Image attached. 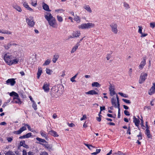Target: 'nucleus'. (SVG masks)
<instances>
[{"label":"nucleus","instance_id":"nucleus-1","mask_svg":"<svg viewBox=\"0 0 155 155\" xmlns=\"http://www.w3.org/2000/svg\"><path fill=\"white\" fill-rule=\"evenodd\" d=\"M45 19L48 21L49 25L53 28H57L58 25L56 23V20L53 17L51 14L50 13H47L46 15H45Z\"/></svg>","mask_w":155,"mask_h":155},{"label":"nucleus","instance_id":"nucleus-2","mask_svg":"<svg viewBox=\"0 0 155 155\" xmlns=\"http://www.w3.org/2000/svg\"><path fill=\"white\" fill-rule=\"evenodd\" d=\"M62 86H60L58 88L56 87H53L51 89V93L53 97L57 98L62 93V91L59 90V88H62Z\"/></svg>","mask_w":155,"mask_h":155},{"label":"nucleus","instance_id":"nucleus-3","mask_svg":"<svg viewBox=\"0 0 155 155\" xmlns=\"http://www.w3.org/2000/svg\"><path fill=\"white\" fill-rule=\"evenodd\" d=\"M9 95L11 96H14L15 97L13 98V101H12L13 103H15L18 104H21V101L20 99L18 98L19 96L18 94L14 91H12L9 93Z\"/></svg>","mask_w":155,"mask_h":155},{"label":"nucleus","instance_id":"nucleus-4","mask_svg":"<svg viewBox=\"0 0 155 155\" xmlns=\"http://www.w3.org/2000/svg\"><path fill=\"white\" fill-rule=\"evenodd\" d=\"M95 24L90 22L87 23H83L78 26L79 29H89L94 27Z\"/></svg>","mask_w":155,"mask_h":155},{"label":"nucleus","instance_id":"nucleus-5","mask_svg":"<svg viewBox=\"0 0 155 155\" xmlns=\"http://www.w3.org/2000/svg\"><path fill=\"white\" fill-rule=\"evenodd\" d=\"M111 31L114 34H117L118 32L117 25L116 23H112L110 25Z\"/></svg>","mask_w":155,"mask_h":155},{"label":"nucleus","instance_id":"nucleus-6","mask_svg":"<svg viewBox=\"0 0 155 155\" xmlns=\"http://www.w3.org/2000/svg\"><path fill=\"white\" fill-rule=\"evenodd\" d=\"M33 18L32 17L30 16L29 18H27L26 19L28 25L31 27H33L35 24V22L33 20Z\"/></svg>","mask_w":155,"mask_h":155},{"label":"nucleus","instance_id":"nucleus-7","mask_svg":"<svg viewBox=\"0 0 155 155\" xmlns=\"http://www.w3.org/2000/svg\"><path fill=\"white\" fill-rule=\"evenodd\" d=\"M147 73L141 74L140 77L139 82L140 84L143 83L147 79Z\"/></svg>","mask_w":155,"mask_h":155},{"label":"nucleus","instance_id":"nucleus-8","mask_svg":"<svg viewBox=\"0 0 155 155\" xmlns=\"http://www.w3.org/2000/svg\"><path fill=\"white\" fill-rule=\"evenodd\" d=\"M12 55H8L7 54H5L4 55L3 59L5 62L8 65L12 60Z\"/></svg>","mask_w":155,"mask_h":155},{"label":"nucleus","instance_id":"nucleus-9","mask_svg":"<svg viewBox=\"0 0 155 155\" xmlns=\"http://www.w3.org/2000/svg\"><path fill=\"white\" fill-rule=\"evenodd\" d=\"M23 124L25 126L22 127L20 128L18 130L14 131L13 132V133L16 134H19L24 131L26 130V125H26L27 124L24 123Z\"/></svg>","mask_w":155,"mask_h":155},{"label":"nucleus","instance_id":"nucleus-10","mask_svg":"<svg viewBox=\"0 0 155 155\" xmlns=\"http://www.w3.org/2000/svg\"><path fill=\"white\" fill-rule=\"evenodd\" d=\"M109 89L111 96H113L116 94V92L114 91L115 87L114 85H112L111 84H110Z\"/></svg>","mask_w":155,"mask_h":155},{"label":"nucleus","instance_id":"nucleus-11","mask_svg":"<svg viewBox=\"0 0 155 155\" xmlns=\"http://www.w3.org/2000/svg\"><path fill=\"white\" fill-rule=\"evenodd\" d=\"M16 83L15 79L10 78L8 79L6 81V83L7 84H10L11 86H14Z\"/></svg>","mask_w":155,"mask_h":155},{"label":"nucleus","instance_id":"nucleus-12","mask_svg":"<svg viewBox=\"0 0 155 155\" xmlns=\"http://www.w3.org/2000/svg\"><path fill=\"white\" fill-rule=\"evenodd\" d=\"M15 45L16 46L18 45L17 44L14 43H12L11 42L8 43L7 45H4V47L5 49L6 50H8L12 46Z\"/></svg>","mask_w":155,"mask_h":155},{"label":"nucleus","instance_id":"nucleus-13","mask_svg":"<svg viewBox=\"0 0 155 155\" xmlns=\"http://www.w3.org/2000/svg\"><path fill=\"white\" fill-rule=\"evenodd\" d=\"M153 85L148 91V94L150 95H152L155 93V83H153Z\"/></svg>","mask_w":155,"mask_h":155},{"label":"nucleus","instance_id":"nucleus-14","mask_svg":"<svg viewBox=\"0 0 155 155\" xmlns=\"http://www.w3.org/2000/svg\"><path fill=\"white\" fill-rule=\"evenodd\" d=\"M42 88L46 92H48L49 91V85L47 83H44Z\"/></svg>","mask_w":155,"mask_h":155},{"label":"nucleus","instance_id":"nucleus-15","mask_svg":"<svg viewBox=\"0 0 155 155\" xmlns=\"http://www.w3.org/2000/svg\"><path fill=\"white\" fill-rule=\"evenodd\" d=\"M39 144L44 147L45 148L47 149L49 151H51L52 150V146L48 144H44L40 143Z\"/></svg>","mask_w":155,"mask_h":155},{"label":"nucleus","instance_id":"nucleus-16","mask_svg":"<svg viewBox=\"0 0 155 155\" xmlns=\"http://www.w3.org/2000/svg\"><path fill=\"white\" fill-rule=\"evenodd\" d=\"M81 35V33L79 31H76L73 32L72 34V36L71 37V38H77L79 36Z\"/></svg>","mask_w":155,"mask_h":155},{"label":"nucleus","instance_id":"nucleus-17","mask_svg":"<svg viewBox=\"0 0 155 155\" xmlns=\"http://www.w3.org/2000/svg\"><path fill=\"white\" fill-rule=\"evenodd\" d=\"M146 62V58L145 57L143 58V60L141 62L140 65L139 66V68L140 69H142L143 67L145 65Z\"/></svg>","mask_w":155,"mask_h":155},{"label":"nucleus","instance_id":"nucleus-18","mask_svg":"<svg viewBox=\"0 0 155 155\" xmlns=\"http://www.w3.org/2000/svg\"><path fill=\"white\" fill-rule=\"evenodd\" d=\"M48 133L52 136L55 137H57L59 136V135L57 134V132L53 130H51L49 131H48Z\"/></svg>","mask_w":155,"mask_h":155},{"label":"nucleus","instance_id":"nucleus-19","mask_svg":"<svg viewBox=\"0 0 155 155\" xmlns=\"http://www.w3.org/2000/svg\"><path fill=\"white\" fill-rule=\"evenodd\" d=\"M23 5L28 10L31 12H33V10L30 7H29V5H28V4L26 2H24L23 3Z\"/></svg>","mask_w":155,"mask_h":155},{"label":"nucleus","instance_id":"nucleus-20","mask_svg":"<svg viewBox=\"0 0 155 155\" xmlns=\"http://www.w3.org/2000/svg\"><path fill=\"white\" fill-rule=\"evenodd\" d=\"M85 93L87 94H90L92 95L97 94H98L97 92L94 90H90L88 92H86Z\"/></svg>","mask_w":155,"mask_h":155},{"label":"nucleus","instance_id":"nucleus-21","mask_svg":"<svg viewBox=\"0 0 155 155\" xmlns=\"http://www.w3.org/2000/svg\"><path fill=\"white\" fill-rule=\"evenodd\" d=\"M133 122L134 123L135 125L138 127L139 125V123L140 122L139 120L135 116H134L133 117Z\"/></svg>","mask_w":155,"mask_h":155},{"label":"nucleus","instance_id":"nucleus-22","mask_svg":"<svg viewBox=\"0 0 155 155\" xmlns=\"http://www.w3.org/2000/svg\"><path fill=\"white\" fill-rule=\"evenodd\" d=\"M117 101L115 98L114 97H112L111 100V102L112 105L115 108H117Z\"/></svg>","mask_w":155,"mask_h":155},{"label":"nucleus","instance_id":"nucleus-23","mask_svg":"<svg viewBox=\"0 0 155 155\" xmlns=\"http://www.w3.org/2000/svg\"><path fill=\"white\" fill-rule=\"evenodd\" d=\"M42 7L43 9L49 12L51 11V10H49L48 5L44 3H43Z\"/></svg>","mask_w":155,"mask_h":155},{"label":"nucleus","instance_id":"nucleus-24","mask_svg":"<svg viewBox=\"0 0 155 155\" xmlns=\"http://www.w3.org/2000/svg\"><path fill=\"white\" fill-rule=\"evenodd\" d=\"M80 45L79 42H77L76 44V45L73 47L71 51V53H74L76 50L78 49V46Z\"/></svg>","mask_w":155,"mask_h":155},{"label":"nucleus","instance_id":"nucleus-25","mask_svg":"<svg viewBox=\"0 0 155 155\" xmlns=\"http://www.w3.org/2000/svg\"><path fill=\"white\" fill-rule=\"evenodd\" d=\"M20 145L21 146H23L26 149L29 148L28 146L25 144V140L21 141L20 143Z\"/></svg>","mask_w":155,"mask_h":155},{"label":"nucleus","instance_id":"nucleus-26","mask_svg":"<svg viewBox=\"0 0 155 155\" xmlns=\"http://www.w3.org/2000/svg\"><path fill=\"white\" fill-rule=\"evenodd\" d=\"M83 8L86 10L89 13H91L92 12V10L91 9L89 5H85L84 7Z\"/></svg>","mask_w":155,"mask_h":155},{"label":"nucleus","instance_id":"nucleus-27","mask_svg":"<svg viewBox=\"0 0 155 155\" xmlns=\"http://www.w3.org/2000/svg\"><path fill=\"white\" fill-rule=\"evenodd\" d=\"M0 33L8 35H10L12 34V32L10 31L3 29L0 30Z\"/></svg>","mask_w":155,"mask_h":155},{"label":"nucleus","instance_id":"nucleus-28","mask_svg":"<svg viewBox=\"0 0 155 155\" xmlns=\"http://www.w3.org/2000/svg\"><path fill=\"white\" fill-rule=\"evenodd\" d=\"M40 134L42 137L46 138L48 137L47 133L43 130H41L40 132Z\"/></svg>","mask_w":155,"mask_h":155},{"label":"nucleus","instance_id":"nucleus-29","mask_svg":"<svg viewBox=\"0 0 155 155\" xmlns=\"http://www.w3.org/2000/svg\"><path fill=\"white\" fill-rule=\"evenodd\" d=\"M59 57V55L58 54H55L54 55V57L52 59L53 62L55 63Z\"/></svg>","mask_w":155,"mask_h":155},{"label":"nucleus","instance_id":"nucleus-30","mask_svg":"<svg viewBox=\"0 0 155 155\" xmlns=\"http://www.w3.org/2000/svg\"><path fill=\"white\" fill-rule=\"evenodd\" d=\"M13 7L19 12H21L22 11V9L21 7L17 5H14L13 6Z\"/></svg>","mask_w":155,"mask_h":155},{"label":"nucleus","instance_id":"nucleus-31","mask_svg":"<svg viewBox=\"0 0 155 155\" xmlns=\"http://www.w3.org/2000/svg\"><path fill=\"white\" fill-rule=\"evenodd\" d=\"M42 72V69L41 68H38V71L37 73V78L38 79L40 77Z\"/></svg>","mask_w":155,"mask_h":155},{"label":"nucleus","instance_id":"nucleus-32","mask_svg":"<svg viewBox=\"0 0 155 155\" xmlns=\"http://www.w3.org/2000/svg\"><path fill=\"white\" fill-rule=\"evenodd\" d=\"M146 134L147 135L148 138H151L152 136L150 134V131L147 128L146 130Z\"/></svg>","mask_w":155,"mask_h":155},{"label":"nucleus","instance_id":"nucleus-33","mask_svg":"<svg viewBox=\"0 0 155 155\" xmlns=\"http://www.w3.org/2000/svg\"><path fill=\"white\" fill-rule=\"evenodd\" d=\"M18 61V60L17 59H14L12 60L11 62L8 64V65H10L13 64H17Z\"/></svg>","mask_w":155,"mask_h":155},{"label":"nucleus","instance_id":"nucleus-34","mask_svg":"<svg viewBox=\"0 0 155 155\" xmlns=\"http://www.w3.org/2000/svg\"><path fill=\"white\" fill-rule=\"evenodd\" d=\"M101 85L97 82H94L92 84V87H99Z\"/></svg>","mask_w":155,"mask_h":155},{"label":"nucleus","instance_id":"nucleus-35","mask_svg":"<svg viewBox=\"0 0 155 155\" xmlns=\"http://www.w3.org/2000/svg\"><path fill=\"white\" fill-rule=\"evenodd\" d=\"M74 16V20L77 21L78 23L79 22L81 21L79 17L78 16H77V15H75V16Z\"/></svg>","mask_w":155,"mask_h":155},{"label":"nucleus","instance_id":"nucleus-36","mask_svg":"<svg viewBox=\"0 0 155 155\" xmlns=\"http://www.w3.org/2000/svg\"><path fill=\"white\" fill-rule=\"evenodd\" d=\"M36 139L37 140L41 143H47L45 139H43L39 137L36 138Z\"/></svg>","mask_w":155,"mask_h":155},{"label":"nucleus","instance_id":"nucleus-37","mask_svg":"<svg viewBox=\"0 0 155 155\" xmlns=\"http://www.w3.org/2000/svg\"><path fill=\"white\" fill-rule=\"evenodd\" d=\"M84 144L86 146H87L89 149H90V150H91V147L94 148H95V146H93L91 145L88 144H86L85 143H84Z\"/></svg>","mask_w":155,"mask_h":155},{"label":"nucleus","instance_id":"nucleus-38","mask_svg":"<svg viewBox=\"0 0 155 155\" xmlns=\"http://www.w3.org/2000/svg\"><path fill=\"white\" fill-rule=\"evenodd\" d=\"M120 104H118V106H117V107L118 109V118H120Z\"/></svg>","mask_w":155,"mask_h":155},{"label":"nucleus","instance_id":"nucleus-39","mask_svg":"<svg viewBox=\"0 0 155 155\" xmlns=\"http://www.w3.org/2000/svg\"><path fill=\"white\" fill-rule=\"evenodd\" d=\"M124 6L127 9H128L130 8L129 4L126 2L124 3Z\"/></svg>","mask_w":155,"mask_h":155},{"label":"nucleus","instance_id":"nucleus-40","mask_svg":"<svg viewBox=\"0 0 155 155\" xmlns=\"http://www.w3.org/2000/svg\"><path fill=\"white\" fill-rule=\"evenodd\" d=\"M32 134L31 133H29L25 135H24V137L25 138H29L31 136Z\"/></svg>","mask_w":155,"mask_h":155},{"label":"nucleus","instance_id":"nucleus-41","mask_svg":"<svg viewBox=\"0 0 155 155\" xmlns=\"http://www.w3.org/2000/svg\"><path fill=\"white\" fill-rule=\"evenodd\" d=\"M78 74H77L74 76L73 77L71 78V81L72 82H76V81L74 79L77 77Z\"/></svg>","mask_w":155,"mask_h":155},{"label":"nucleus","instance_id":"nucleus-42","mask_svg":"<svg viewBox=\"0 0 155 155\" xmlns=\"http://www.w3.org/2000/svg\"><path fill=\"white\" fill-rule=\"evenodd\" d=\"M46 73L49 75L51 74L52 72V71L51 70L47 68L46 69Z\"/></svg>","mask_w":155,"mask_h":155},{"label":"nucleus","instance_id":"nucleus-43","mask_svg":"<svg viewBox=\"0 0 155 155\" xmlns=\"http://www.w3.org/2000/svg\"><path fill=\"white\" fill-rule=\"evenodd\" d=\"M55 12L57 13H62L64 11V10L62 9H57L55 10Z\"/></svg>","mask_w":155,"mask_h":155},{"label":"nucleus","instance_id":"nucleus-44","mask_svg":"<svg viewBox=\"0 0 155 155\" xmlns=\"http://www.w3.org/2000/svg\"><path fill=\"white\" fill-rule=\"evenodd\" d=\"M118 94L122 97L126 98L128 97V95H127L126 94H124L122 93L119 92Z\"/></svg>","mask_w":155,"mask_h":155},{"label":"nucleus","instance_id":"nucleus-45","mask_svg":"<svg viewBox=\"0 0 155 155\" xmlns=\"http://www.w3.org/2000/svg\"><path fill=\"white\" fill-rule=\"evenodd\" d=\"M50 62V61L49 60H46L45 62L43 64V66H45L48 65Z\"/></svg>","mask_w":155,"mask_h":155},{"label":"nucleus","instance_id":"nucleus-46","mask_svg":"<svg viewBox=\"0 0 155 155\" xmlns=\"http://www.w3.org/2000/svg\"><path fill=\"white\" fill-rule=\"evenodd\" d=\"M57 18L58 20L60 22H62L63 21V18L61 16L58 15L57 16Z\"/></svg>","mask_w":155,"mask_h":155},{"label":"nucleus","instance_id":"nucleus-47","mask_svg":"<svg viewBox=\"0 0 155 155\" xmlns=\"http://www.w3.org/2000/svg\"><path fill=\"white\" fill-rule=\"evenodd\" d=\"M32 107L34 108L35 110H36L37 109V105L35 102H33V104L32 105Z\"/></svg>","mask_w":155,"mask_h":155},{"label":"nucleus","instance_id":"nucleus-48","mask_svg":"<svg viewBox=\"0 0 155 155\" xmlns=\"http://www.w3.org/2000/svg\"><path fill=\"white\" fill-rule=\"evenodd\" d=\"M122 100L124 102L126 103L129 104L131 103V101H130L129 100L126 99H122Z\"/></svg>","mask_w":155,"mask_h":155},{"label":"nucleus","instance_id":"nucleus-49","mask_svg":"<svg viewBox=\"0 0 155 155\" xmlns=\"http://www.w3.org/2000/svg\"><path fill=\"white\" fill-rule=\"evenodd\" d=\"M40 155H48V153L45 151L41 152Z\"/></svg>","mask_w":155,"mask_h":155},{"label":"nucleus","instance_id":"nucleus-50","mask_svg":"<svg viewBox=\"0 0 155 155\" xmlns=\"http://www.w3.org/2000/svg\"><path fill=\"white\" fill-rule=\"evenodd\" d=\"M137 137H138L139 140H140L142 139V133L141 132L139 133V134L137 136Z\"/></svg>","mask_w":155,"mask_h":155},{"label":"nucleus","instance_id":"nucleus-51","mask_svg":"<svg viewBox=\"0 0 155 155\" xmlns=\"http://www.w3.org/2000/svg\"><path fill=\"white\" fill-rule=\"evenodd\" d=\"M33 0H31V4L33 6L36 7V6L37 5V2L36 1H35V2H33L32 1Z\"/></svg>","mask_w":155,"mask_h":155},{"label":"nucleus","instance_id":"nucleus-52","mask_svg":"<svg viewBox=\"0 0 155 155\" xmlns=\"http://www.w3.org/2000/svg\"><path fill=\"white\" fill-rule=\"evenodd\" d=\"M139 28V30H138V32L140 34L142 33V28L141 26H138Z\"/></svg>","mask_w":155,"mask_h":155},{"label":"nucleus","instance_id":"nucleus-53","mask_svg":"<svg viewBox=\"0 0 155 155\" xmlns=\"http://www.w3.org/2000/svg\"><path fill=\"white\" fill-rule=\"evenodd\" d=\"M150 26L151 28H153L155 27V22L151 23L150 24Z\"/></svg>","mask_w":155,"mask_h":155},{"label":"nucleus","instance_id":"nucleus-54","mask_svg":"<svg viewBox=\"0 0 155 155\" xmlns=\"http://www.w3.org/2000/svg\"><path fill=\"white\" fill-rule=\"evenodd\" d=\"M124 113L125 114V115H127V116H130V114L129 113V112L127 110H125L124 111Z\"/></svg>","mask_w":155,"mask_h":155},{"label":"nucleus","instance_id":"nucleus-55","mask_svg":"<svg viewBox=\"0 0 155 155\" xmlns=\"http://www.w3.org/2000/svg\"><path fill=\"white\" fill-rule=\"evenodd\" d=\"M132 69L130 68L129 70V72H128V73H129V75L130 76H131L132 75Z\"/></svg>","mask_w":155,"mask_h":155},{"label":"nucleus","instance_id":"nucleus-56","mask_svg":"<svg viewBox=\"0 0 155 155\" xmlns=\"http://www.w3.org/2000/svg\"><path fill=\"white\" fill-rule=\"evenodd\" d=\"M86 118V116L85 115H84L83 116V117L81 118L80 119L81 120H84Z\"/></svg>","mask_w":155,"mask_h":155},{"label":"nucleus","instance_id":"nucleus-57","mask_svg":"<svg viewBox=\"0 0 155 155\" xmlns=\"http://www.w3.org/2000/svg\"><path fill=\"white\" fill-rule=\"evenodd\" d=\"M23 155H27V153L25 150H23Z\"/></svg>","mask_w":155,"mask_h":155},{"label":"nucleus","instance_id":"nucleus-58","mask_svg":"<svg viewBox=\"0 0 155 155\" xmlns=\"http://www.w3.org/2000/svg\"><path fill=\"white\" fill-rule=\"evenodd\" d=\"M116 98H117V106H118V104H120L119 102V97L117 95H116Z\"/></svg>","mask_w":155,"mask_h":155},{"label":"nucleus","instance_id":"nucleus-59","mask_svg":"<svg viewBox=\"0 0 155 155\" xmlns=\"http://www.w3.org/2000/svg\"><path fill=\"white\" fill-rule=\"evenodd\" d=\"M110 57H111L110 55V54H108L107 55L106 58L107 59V60H109L110 59Z\"/></svg>","mask_w":155,"mask_h":155},{"label":"nucleus","instance_id":"nucleus-60","mask_svg":"<svg viewBox=\"0 0 155 155\" xmlns=\"http://www.w3.org/2000/svg\"><path fill=\"white\" fill-rule=\"evenodd\" d=\"M5 155H15L14 154H12V152H8L6 153Z\"/></svg>","mask_w":155,"mask_h":155},{"label":"nucleus","instance_id":"nucleus-61","mask_svg":"<svg viewBox=\"0 0 155 155\" xmlns=\"http://www.w3.org/2000/svg\"><path fill=\"white\" fill-rule=\"evenodd\" d=\"M7 140H8V142H11L12 140V138L10 137H8L7 139Z\"/></svg>","mask_w":155,"mask_h":155},{"label":"nucleus","instance_id":"nucleus-62","mask_svg":"<svg viewBox=\"0 0 155 155\" xmlns=\"http://www.w3.org/2000/svg\"><path fill=\"white\" fill-rule=\"evenodd\" d=\"M6 124V123L5 122H3L0 123V125H5Z\"/></svg>","mask_w":155,"mask_h":155},{"label":"nucleus","instance_id":"nucleus-63","mask_svg":"<svg viewBox=\"0 0 155 155\" xmlns=\"http://www.w3.org/2000/svg\"><path fill=\"white\" fill-rule=\"evenodd\" d=\"M68 126L70 127H73L74 126V124L73 123H68Z\"/></svg>","mask_w":155,"mask_h":155},{"label":"nucleus","instance_id":"nucleus-64","mask_svg":"<svg viewBox=\"0 0 155 155\" xmlns=\"http://www.w3.org/2000/svg\"><path fill=\"white\" fill-rule=\"evenodd\" d=\"M141 37H144L147 36V34H143L142 32V33H141Z\"/></svg>","mask_w":155,"mask_h":155}]
</instances>
